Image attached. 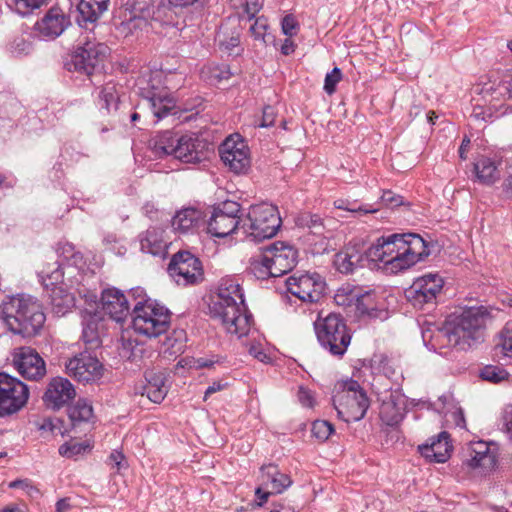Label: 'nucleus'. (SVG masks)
Returning <instances> with one entry per match:
<instances>
[{
  "label": "nucleus",
  "mask_w": 512,
  "mask_h": 512,
  "mask_svg": "<svg viewBox=\"0 0 512 512\" xmlns=\"http://www.w3.org/2000/svg\"><path fill=\"white\" fill-rule=\"evenodd\" d=\"M430 254L425 240L418 234L382 236L369 247L361 239L350 241L335 254L334 266L344 274L363 266L365 261L381 262L386 270L397 273L410 268Z\"/></svg>",
  "instance_id": "1"
},
{
  "label": "nucleus",
  "mask_w": 512,
  "mask_h": 512,
  "mask_svg": "<svg viewBox=\"0 0 512 512\" xmlns=\"http://www.w3.org/2000/svg\"><path fill=\"white\" fill-rule=\"evenodd\" d=\"M209 313L228 333L238 338L246 336L251 329L252 315L247 311L240 285L232 278L221 280L209 305Z\"/></svg>",
  "instance_id": "2"
},
{
  "label": "nucleus",
  "mask_w": 512,
  "mask_h": 512,
  "mask_svg": "<svg viewBox=\"0 0 512 512\" xmlns=\"http://www.w3.org/2000/svg\"><path fill=\"white\" fill-rule=\"evenodd\" d=\"M2 318L8 329L23 337L37 335L46 316L39 301L30 295H17L4 305Z\"/></svg>",
  "instance_id": "3"
},
{
  "label": "nucleus",
  "mask_w": 512,
  "mask_h": 512,
  "mask_svg": "<svg viewBox=\"0 0 512 512\" xmlns=\"http://www.w3.org/2000/svg\"><path fill=\"white\" fill-rule=\"evenodd\" d=\"M205 143L195 134L178 135L163 131L151 140L157 158L173 157L183 163H198L206 157Z\"/></svg>",
  "instance_id": "4"
},
{
  "label": "nucleus",
  "mask_w": 512,
  "mask_h": 512,
  "mask_svg": "<svg viewBox=\"0 0 512 512\" xmlns=\"http://www.w3.org/2000/svg\"><path fill=\"white\" fill-rule=\"evenodd\" d=\"M170 318V311L156 301H137L132 312V327L137 334L156 338L169 329Z\"/></svg>",
  "instance_id": "5"
},
{
  "label": "nucleus",
  "mask_w": 512,
  "mask_h": 512,
  "mask_svg": "<svg viewBox=\"0 0 512 512\" xmlns=\"http://www.w3.org/2000/svg\"><path fill=\"white\" fill-rule=\"evenodd\" d=\"M332 401L338 417L346 422L361 420L369 408V399L355 380L338 383Z\"/></svg>",
  "instance_id": "6"
},
{
  "label": "nucleus",
  "mask_w": 512,
  "mask_h": 512,
  "mask_svg": "<svg viewBox=\"0 0 512 512\" xmlns=\"http://www.w3.org/2000/svg\"><path fill=\"white\" fill-rule=\"evenodd\" d=\"M317 340L321 347L335 357H342L350 343L351 333L344 319L335 313L314 322Z\"/></svg>",
  "instance_id": "7"
},
{
  "label": "nucleus",
  "mask_w": 512,
  "mask_h": 512,
  "mask_svg": "<svg viewBox=\"0 0 512 512\" xmlns=\"http://www.w3.org/2000/svg\"><path fill=\"white\" fill-rule=\"evenodd\" d=\"M241 222L240 229L253 241L272 238L281 226L277 208L268 203L251 206Z\"/></svg>",
  "instance_id": "8"
},
{
  "label": "nucleus",
  "mask_w": 512,
  "mask_h": 512,
  "mask_svg": "<svg viewBox=\"0 0 512 512\" xmlns=\"http://www.w3.org/2000/svg\"><path fill=\"white\" fill-rule=\"evenodd\" d=\"M61 265L59 262L47 264L39 274L45 289L50 290L51 309L57 316L65 315L75 304L74 296L64 288V271Z\"/></svg>",
  "instance_id": "9"
},
{
  "label": "nucleus",
  "mask_w": 512,
  "mask_h": 512,
  "mask_svg": "<svg viewBox=\"0 0 512 512\" xmlns=\"http://www.w3.org/2000/svg\"><path fill=\"white\" fill-rule=\"evenodd\" d=\"M488 318L487 308L476 306L465 308L459 314H453L448 321L463 340L464 347L468 349L482 339L483 328Z\"/></svg>",
  "instance_id": "10"
},
{
  "label": "nucleus",
  "mask_w": 512,
  "mask_h": 512,
  "mask_svg": "<svg viewBox=\"0 0 512 512\" xmlns=\"http://www.w3.org/2000/svg\"><path fill=\"white\" fill-rule=\"evenodd\" d=\"M109 54V47L96 40L87 39L81 42L67 63L69 70L91 75L102 69Z\"/></svg>",
  "instance_id": "11"
},
{
  "label": "nucleus",
  "mask_w": 512,
  "mask_h": 512,
  "mask_svg": "<svg viewBox=\"0 0 512 512\" xmlns=\"http://www.w3.org/2000/svg\"><path fill=\"white\" fill-rule=\"evenodd\" d=\"M28 398L29 389L26 384L7 373H0V416L20 411Z\"/></svg>",
  "instance_id": "12"
},
{
  "label": "nucleus",
  "mask_w": 512,
  "mask_h": 512,
  "mask_svg": "<svg viewBox=\"0 0 512 512\" xmlns=\"http://www.w3.org/2000/svg\"><path fill=\"white\" fill-rule=\"evenodd\" d=\"M444 280L439 274L428 273L414 280L406 289L407 300L416 308L423 309L426 305H434L441 293Z\"/></svg>",
  "instance_id": "13"
},
{
  "label": "nucleus",
  "mask_w": 512,
  "mask_h": 512,
  "mask_svg": "<svg viewBox=\"0 0 512 512\" xmlns=\"http://www.w3.org/2000/svg\"><path fill=\"white\" fill-rule=\"evenodd\" d=\"M240 210V204L235 201L219 204L208 222V232L214 237L223 238L240 229L242 224Z\"/></svg>",
  "instance_id": "14"
},
{
  "label": "nucleus",
  "mask_w": 512,
  "mask_h": 512,
  "mask_svg": "<svg viewBox=\"0 0 512 512\" xmlns=\"http://www.w3.org/2000/svg\"><path fill=\"white\" fill-rule=\"evenodd\" d=\"M325 286L324 279L317 273L292 275L286 280L287 291L304 303L318 302Z\"/></svg>",
  "instance_id": "15"
},
{
  "label": "nucleus",
  "mask_w": 512,
  "mask_h": 512,
  "mask_svg": "<svg viewBox=\"0 0 512 512\" xmlns=\"http://www.w3.org/2000/svg\"><path fill=\"white\" fill-rule=\"evenodd\" d=\"M67 374L83 383L96 382L104 374V366L97 357L92 356L89 352H81L70 358L66 364Z\"/></svg>",
  "instance_id": "16"
},
{
  "label": "nucleus",
  "mask_w": 512,
  "mask_h": 512,
  "mask_svg": "<svg viewBox=\"0 0 512 512\" xmlns=\"http://www.w3.org/2000/svg\"><path fill=\"white\" fill-rule=\"evenodd\" d=\"M168 270L175 282L183 286L197 283L203 274L201 262L188 251L175 254Z\"/></svg>",
  "instance_id": "17"
},
{
  "label": "nucleus",
  "mask_w": 512,
  "mask_h": 512,
  "mask_svg": "<svg viewBox=\"0 0 512 512\" xmlns=\"http://www.w3.org/2000/svg\"><path fill=\"white\" fill-rule=\"evenodd\" d=\"M261 484L256 488L258 506H263L268 497L273 494H281L292 485L288 474L280 472L274 464L263 465L260 469Z\"/></svg>",
  "instance_id": "18"
},
{
  "label": "nucleus",
  "mask_w": 512,
  "mask_h": 512,
  "mask_svg": "<svg viewBox=\"0 0 512 512\" xmlns=\"http://www.w3.org/2000/svg\"><path fill=\"white\" fill-rule=\"evenodd\" d=\"M12 363L27 380L37 381L46 374V365L38 352L31 347H18L12 352Z\"/></svg>",
  "instance_id": "19"
},
{
  "label": "nucleus",
  "mask_w": 512,
  "mask_h": 512,
  "mask_svg": "<svg viewBox=\"0 0 512 512\" xmlns=\"http://www.w3.org/2000/svg\"><path fill=\"white\" fill-rule=\"evenodd\" d=\"M224 165L236 174L245 173L250 167L249 148L244 140L228 137L219 147Z\"/></svg>",
  "instance_id": "20"
},
{
  "label": "nucleus",
  "mask_w": 512,
  "mask_h": 512,
  "mask_svg": "<svg viewBox=\"0 0 512 512\" xmlns=\"http://www.w3.org/2000/svg\"><path fill=\"white\" fill-rule=\"evenodd\" d=\"M422 339L427 347L441 354L445 353L443 350L447 348L467 350L462 343L463 340L458 336L448 319L442 327L436 328L434 331L430 329L424 330L422 332Z\"/></svg>",
  "instance_id": "21"
},
{
  "label": "nucleus",
  "mask_w": 512,
  "mask_h": 512,
  "mask_svg": "<svg viewBox=\"0 0 512 512\" xmlns=\"http://www.w3.org/2000/svg\"><path fill=\"white\" fill-rule=\"evenodd\" d=\"M75 396V388L68 379L54 377L47 385L43 401L47 407L58 410L71 402Z\"/></svg>",
  "instance_id": "22"
},
{
  "label": "nucleus",
  "mask_w": 512,
  "mask_h": 512,
  "mask_svg": "<svg viewBox=\"0 0 512 512\" xmlns=\"http://www.w3.org/2000/svg\"><path fill=\"white\" fill-rule=\"evenodd\" d=\"M272 266L274 277H279L291 271L296 264L297 251L283 242H276L265 247Z\"/></svg>",
  "instance_id": "23"
},
{
  "label": "nucleus",
  "mask_w": 512,
  "mask_h": 512,
  "mask_svg": "<svg viewBox=\"0 0 512 512\" xmlns=\"http://www.w3.org/2000/svg\"><path fill=\"white\" fill-rule=\"evenodd\" d=\"M70 19L59 7H51L35 27L38 33L46 38L55 39L69 26Z\"/></svg>",
  "instance_id": "24"
},
{
  "label": "nucleus",
  "mask_w": 512,
  "mask_h": 512,
  "mask_svg": "<svg viewBox=\"0 0 512 512\" xmlns=\"http://www.w3.org/2000/svg\"><path fill=\"white\" fill-rule=\"evenodd\" d=\"M101 307L105 314L117 322L123 321L129 314L128 299L116 288H108L102 292Z\"/></svg>",
  "instance_id": "25"
},
{
  "label": "nucleus",
  "mask_w": 512,
  "mask_h": 512,
  "mask_svg": "<svg viewBox=\"0 0 512 512\" xmlns=\"http://www.w3.org/2000/svg\"><path fill=\"white\" fill-rule=\"evenodd\" d=\"M379 415L381 420L388 426L398 425L405 415V398L395 391L389 393L380 405Z\"/></svg>",
  "instance_id": "26"
},
{
  "label": "nucleus",
  "mask_w": 512,
  "mask_h": 512,
  "mask_svg": "<svg viewBox=\"0 0 512 512\" xmlns=\"http://www.w3.org/2000/svg\"><path fill=\"white\" fill-rule=\"evenodd\" d=\"M418 450L429 462H446L452 451V445L449 442V434L447 432H441L437 438H431L429 442L420 445Z\"/></svg>",
  "instance_id": "27"
},
{
  "label": "nucleus",
  "mask_w": 512,
  "mask_h": 512,
  "mask_svg": "<svg viewBox=\"0 0 512 512\" xmlns=\"http://www.w3.org/2000/svg\"><path fill=\"white\" fill-rule=\"evenodd\" d=\"M164 234L165 231L160 227L148 228L139 235L141 250L153 256L164 257L169 246V241Z\"/></svg>",
  "instance_id": "28"
},
{
  "label": "nucleus",
  "mask_w": 512,
  "mask_h": 512,
  "mask_svg": "<svg viewBox=\"0 0 512 512\" xmlns=\"http://www.w3.org/2000/svg\"><path fill=\"white\" fill-rule=\"evenodd\" d=\"M147 384L144 387V393L150 401L161 403L168 393L166 385V375L164 372H148L146 373Z\"/></svg>",
  "instance_id": "29"
},
{
  "label": "nucleus",
  "mask_w": 512,
  "mask_h": 512,
  "mask_svg": "<svg viewBox=\"0 0 512 512\" xmlns=\"http://www.w3.org/2000/svg\"><path fill=\"white\" fill-rule=\"evenodd\" d=\"M202 220V212L195 208H185L176 213L172 219L175 231L186 233L198 226Z\"/></svg>",
  "instance_id": "30"
},
{
  "label": "nucleus",
  "mask_w": 512,
  "mask_h": 512,
  "mask_svg": "<svg viewBox=\"0 0 512 512\" xmlns=\"http://www.w3.org/2000/svg\"><path fill=\"white\" fill-rule=\"evenodd\" d=\"M149 105L157 120L168 115L175 108V101L167 91H158L148 96Z\"/></svg>",
  "instance_id": "31"
},
{
  "label": "nucleus",
  "mask_w": 512,
  "mask_h": 512,
  "mask_svg": "<svg viewBox=\"0 0 512 512\" xmlns=\"http://www.w3.org/2000/svg\"><path fill=\"white\" fill-rule=\"evenodd\" d=\"M356 308L361 314L367 315L371 318L384 320L388 317V311L384 307L377 305L375 295L371 293L359 295Z\"/></svg>",
  "instance_id": "32"
},
{
  "label": "nucleus",
  "mask_w": 512,
  "mask_h": 512,
  "mask_svg": "<svg viewBox=\"0 0 512 512\" xmlns=\"http://www.w3.org/2000/svg\"><path fill=\"white\" fill-rule=\"evenodd\" d=\"M474 169L478 180L486 185L493 184L500 177L495 162L487 157H481L474 164Z\"/></svg>",
  "instance_id": "33"
},
{
  "label": "nucleus",
  "mask_w": 512,
  "mask_h": 512,
  "mask_svg": "<svg viewBox=\"0 0 512 512\" xmlns=\"http://www.w3.org/2000/svg\"><path fill=\"white\" fill-rule=\"evenodd\" d=\"M248 270L257 279H267L268 277H274V272L272 270V266L270 265V261L265 248L260 253L250 258Z\"/></svg>",
  "instance_id": "34"
},
{
  "label": "nucleus",
  "mask_w": 512,
  "mask_h": 512,
  "mask_svg": "<svg viewBox=\"0 0 512 512\" xmlns=\"http://www.w3.org/2000/svg\"><path fill=\"white\" fill-rule=\"evenodd\" d=\"M118 104L119 96L115 83L108 82L103 85L98 94V105L100 109H104L107 113H110L112 110H117Z\"/></svg>",
  "instance_id": "35"
},
{
  "label": "nucleus",
  "mask_w": 512,
  "mask_h": 512,
  "mask_svg": "<svg viewBox=\"0 0 512 512\" xmlns=\"http://www.w3.org/2000/svg\"><path fill=\"white\" fill-rule=\"evenodd\" d=\"M49 0H6L7 5L16 13L27 16L47 5Z\"/></svg>",
  "instance_id": "36"
},
{
  "label": "nucleus",
  "mask_w": 512,
  "mask_h": 512,
  "mask_svg": "<svg viewBox=\"0 0 512 512\" xmlns=\"http://www.w3.org/2000/svg\"><path fill=\"white\" fill-rule=\"evenodd\" d=\"M202 76L211 83H217L222 80H228L232 73L226 64H210L203 67Z\"/></svg>",
  "instance_id": "37"
},
{
  "label": "nucleus",
  "mask_w": 512,
  "mask_h": 512,
  "mask_svg": "<svg viewBox=\"0 0 512 512\" xmlns=\"http://www.w3.org/2000/svg\"><path fill=\"white\" fill-rule=\"evenodd\" d=\"M470 458L466 463L471 468H484L486 470L492 469L496 465L495 452H477V454H469Z\"/></svg>",
  "instance_id": "38"
},
{
  "label": "nucleus",
  "mask_w": 512,
  "mask_h": 512,
  "mask_svg": "<svg viewBox=\"0 0 512 512\" xmlns=\"http://www.w3.org/2000/svg\"><path fill=\"white\" fill-rule=\"evenodd\" d=\"M480 93L491 95L494 99L505 95L512 98V73L509 80L500 82L497 86L494 83H485Z\"/></svg>",
  "instance_id": "39"
},
{
  "label": "nucleus",
  "mask_w": 512,
  "mask_h": 512,
  "mask_svg": "<svg viewBox=\"0 0 512 512\" xmlns=\"http://www.w3.org/2000/svg\"><path fill=\"white\" fill-rule=\"evenodd\" d=\"M69 416L73 422L89 421L93 416L92 405L84 399H79L76 404L71 407Z\"/></svg>",
  "instance_id": "40"
},
{
  "label": "nucleus",
  "mask_w": 512,
  "mask_h": 512,
  "mask_svg": "<svg viewBox=\"0 0 512 512\" xmlns=\"http://www.w3.org/2000/svg\"><path fill=\"white\" fill-rule=\"evenodd\" d=\"M497 348L504 356L512 357V321L507 322L501 330Z\"/></svg>",
  "instance_id": "41"
},
{
  "label": "nucleus",
  "mask_w": 512,
  "mask_h": 512,
  "mask_svg": "<svg viewBox=\"0 0 512 512\" xmlns=\"http://www.w3.org/2000/svg\"><path fill=\"white\" fill-rule=\"evenodd\" d=\"M88 450H90V445L87 442L70 441L59 447V454L63 457L72 458L84 454Z\"/></svg>",
  "instance_id": "42"
},
{
  "label": "nucleus",
  "mask_w": 512,
  "mask_h": 512,
  "mask_svg": "<svg viewBox=\"0 0 512 512\" xmlns=\"http://www.w3.org/2000/svg\"><path fill=\"white\" fill-rule=\"evenodd\" d=\"M480 377L491 383H499L508 377V373L499 366L488 365L481 369Z\"/></svg>",
  "instance_id": "43"
},
{
  "label": "nucleus",
  "mask_w": 512,
  "mask_h": 512,
  "mask_svg": "<svg viewBox=\"0 0 512 512\" xmlns=\"http://www.w3.org/2000/svg\"><path fill=\"white\" fill-rule=\"evenodd\" d=\"M58 257L66 261L68 265L76 266L82 261V255L75 252L74 246L70 243L62 244L57 249Z\"/></svg>",
  "instance_id": "44"
},
{
  "label": "nucleus",
  "mask_w": 512,
  "mask_h": 512,
  "mask_svg": "<svg viewBox=\"0 0 512 512\" xmlns=\"http://www.w3.org/2000/svg\"><path fill=\"white\" fill-rule=\"evenodd\" d=\"M359 295L354 292L349 286L337 289L334 295V301L338 306H350L357 303Z\"/></svg>",
  "instance_id": "45"
},
{
  "label": "nucleus",
  "mask_w": 512,
  "mask_h": 512,
  "mask_svg": "<svg viewBox=\"0 0 512 512\" xmlns=\"http://www.w3.org/2000/svg\"><path fill=\"white\" fill-rule=\"evenodd\" d=\"M312 435L320 441L327 440L334 432L333 425L326 420H316L312 424Z\"/></svg>",
  "instance_id": "46"
},
{
  "label": "nucleus",
  "mask_w": 512,
  "mask_h": 512,
  "mask_svg": "<svg viewBox=\"0 0 512 512\" xmlns=\"http://www.w3.org/2000/svg\"><path fill=\"white\" fill-rule=\"evenodd\" d=\"M218 38L220 46L229 54L235 53L238 55L242 51V49L239 48L240 36L238 33H233L230 36L219 34Z\"/></svg>",
  "instance_id": "47"
},
{
  "label": "nucleus",
  "mask_w": 512,
  "mask_h": 512,
  "mask_svg": "<svg viewBox=\"0 0 512 512\" xmlns=\"http://www.w3.org/2000/svg\"><path fill=\"white\" fill-rule=\"evenodd\" d=\"M268 22L264 17H258L251 25L249 31L255 40H260L263 43L267 42L266 37L268 36Z\"/></svg>",
  "instance_id": "48"
},
{
  "label": "nucleus",
  "mask_w": 512,
  "mask_h": 512,
  "mask_svg": "<svg viewBox=\"0 0 512 512\" xmlns=\"http://www.w3.org/2000/svg\"><path fill=\"white\" fill-rule=\"evenodd\" d=\"M342 79V72L338 67L333 68V70L326 74L325 80H324V91L328 95H332L336 91L337 84Z\"/></svg>",
  "instance_id": "49"
},
{
  "label": "nucleus",
  "mask_w": 512,
  "mask_h": 512,
  "mask_svg": "<svg viewBox=\"0 0 512 512\" xmlns=\"http://www.w3.org/2000/svg\"><path fill=\"white\" fill-rule=\"evenodd\" d=\"M82 339L86 344L91 345V347L97 346L99 344V334L97 332L95 322L90 321L84 326Z\"/></svg>",
  "instance_id": "50"
},
{
  "label": "nucleus",
  "mask_w": 512,
  "mask_h": 512,
  "mask_svg": "<svg viewBox=\"0 0 512 512\" xmlns=\"http://www.w3.org/2000/svg\"><path fill=\"white\" fill-rule=\"evenodd\" d=\"M297 397L300 404L306 408H313L316 403L314 393L304 386L299 387Z\"/></svg>",
  "instance_id": "51"
},
{
  "label": "nucleus",
  "mask_w": 512,
  "mask_h": 512,
  "mask_svg": "<svg viewBox=\"0 0 512 512\" xmlns=\"http://www.w3.org/2000/svg\"><path fill=\"white\" fill-rule=\"evenodd\" d=\"M298 22L293 15H286L281 22L282 32L289 37L296 34L298 29Z\"/></svg>",
  "instance_id": "52"
},
{
  "label": "nucleus",
  "mask_w": 512,
  "mask_h": 512,
  "mask_svg": "<svg viewBox=\"0 0 512 512\" xmlns=\"http://www.w3.org/2000/svg\"><path fill=\"white\" fill-rule=\"evenodd\" d=\"M381 202L387 207L394 208L403 204V198L392 191H384L381 196Z\"/></svg>",
  "instance_id": "53"
},
{
  "label": "nucleus",
  "mask_w": 512,
  "mask_h": 512,
  "mask_svg": "<svg viewBox=\"0 0 512 512\" xmlns=\"http://www.w3.org/2000/svg\"><path fill=\"white\" fill-rule=\"evenodd\" d=\"M335 206L338 209L347 210L353 213L363 212L364 214L367 213H374L378 211V208H365L362 206H357L355 204L353 205H346L343 200H338L335 202Z\"/></svg>",
  "instance_id": "54"
},
{
  "label": "nucleus",
  "mask_w": 512,
  "mask_h": 512,
  "mask_svg": "<svg viewBox=\"0 0 512 512\" xmlns=\"http://www.w3.org/2000/svg\"><path fill=\"white\" fill-rule=\"evenodd\" d=\"M275 117H276L275 109L270 105L265 106L263 109L262 121L260 123V127L266 128V127L273 126L274 122H275Z\"/></svg>",
  "instance_id": "55"
},
{
  "label": "nucleus",
  "mask_w": 512,
  "mask_h": 512,
  "mask_svg": "<svg viewBox=\"0 0 512 512\" xmlns=\"http://www.w3.org/2000/svg\"><path fill=\"white\" fill-rule=\"evenodd\" d=\"M300 224L309 228H320L322 226V219L317 214H304L300 218Z\"/></svg>",
  "instance_id": "56"
},
{
  "label": "nucleus",
  "mask_w": 512,
  "mask_h": 512,
  "mask_svg": "<svg viewBox=\"0 0 512 512\" xmlns=\"http://www.w3.org/2000/svg\"><path fill=\"white\" fill-rule=\"evenodd\" d=\"M249 354L253 356L255 359L259 360L260 362L266 363L269 361L268 355L265 353L264 349L261 345H254L252 344L249 347Z\"/></svg>",
  "instance_id": "57"
},
{
  "label": "nucleus",
  "mask_w": 512,
  "mask_h": 512,
  "mask_svg": "<svg viewBox=\"0 0 512 512\" xmlns=\"http://www.w3.org/2000/svg\"><path fill=\"white\" fill-rule=\"evenodd\" d=\"M259 0H247L245 5V13L248 15L249 20L254 18L256 13L261 9Z\"/></svg>",
  "instance_id": "58"
},
{
  "label": "nucleus",
  "mask_w": 512,
  "mask_h": 512,
  "mask_svg": "<svg viewBox=\"0 0 512 512\" xmlns=\"http://www.w3.org/2000/svg\"><path fill=\"white\" fill-rule=\"evenodd\" d=\"M13 51L17 54H28L31 51V44L24 39H17L13 43Z\"/></svg>",
  "instance_id": "59"
},
{
  "label": "nucleus",
  "mask_w": 512,
  "mask_h": 512,
  "mask_svg": "<svg viewBox=\"0 0 512 512\" xmlns=\"http://www.w3.org/2000/svg\"><path fill=\"white\" fill-rule=\"evenodd\" d=\"M469 454H477V452H493L487 442L484 441H477L474 443H471L469 446Z\"/></svg>",
  "instance_id": "60"
},
{
  "label": "nucleus",
  "mask_w": 512,
  "mask_h": 512,
  "mask_svg": "<svg viewBox=\"0 0 512 512\" xmlns=\"http://www.w3.org/2000/svg\"><path fill=\"white\" fill-rule=\"evenodd\" d=\"M504 423L509 434V437L512 441V403L507 405L504 409L503 413Z\"/></svg>",
  "instance_id": "61"
},
{
  "label": "nucleus",
  "mask_w": 512,
  "mask_h": 512,
  "mask_svg": "<svg viewBox=\"0 0 512 512\" xmlns=\"http://www.w3.org/2000/svg\"><path fill=\"white\" fill-rule=\"evenodd\" d=\"M450 417L453 419L454 423L458 427H465V418L464 413L461 408L455 409L451 414Z\"/></svg>",
  "instance_id": "62"
},
{
  "label": "nucleus",
  "mask_w": 512,
  "mask_h": 512,
  "mask_svg": "<svg viewBox=\"0 0 512 512\" xmlns=\"http://www.w3.org/2000/svg\"><path fill=\"white\" fill-rule=\"evenodd\" d=\"M109 460L116 466L117 470H120L124 467V455L119 451H113L109 456Z\"/></svg>",
  "instance_id": "63"
},
{
  "label": "nucleus",
  "mask_w": 512,
  "mask_h": 512,
  "mask_svg": "<svg viewBox=\"0 0 512 512\" xmlns=\"http://www.w3.org/2000/svg\"><path fill=\"white\" fill-rule=\"evenodd\" d=\"M295 47V43L290 38H287L281 45V53L284 55H290L295 51Z\"/></svg>",
  "instance_id": "64"
}]
</instances>
